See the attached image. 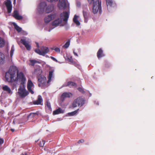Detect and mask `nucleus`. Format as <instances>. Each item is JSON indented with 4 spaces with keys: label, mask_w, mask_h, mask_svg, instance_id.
Masks as SVG:
<instances>
[{
    "label": "nucleus",
    "mask_w": 155,
    "mask_h": 155,
    "mask_svg": "<svg viewBox=\"0 0 155 155\" xmlns=\"http://www.w3.org/2000/svg\"><path fill=\"white\" fill-rule=\"evenodd\" d=\"M88 3L91 5L93 4L92 11L94 14L97 13L99 11L100 14L102 13L101 2L99 0H87Z\"/></svg>",
    "instance_id": "f257e3e1"
},
{
    "label": "nucleus",
    "mask_w": 155,
    "mask_h": 155,
    "mask_svg": "<svg viewBox=\"0 0 155 155\" xmlns=\"http://www.w3.org/2000/svg\"><path fill=\"white\" fill-rule=\"evenodd\" d=\"M17 70L14 68H10L8 72L5 73L6 80L8 82H12L15 81L14 78L16 76Z\"/></svg>",
    "instance_id": "f03ea898"
},
{
    "label": "nucleus",
    "mask_w": 155,
    "mask_h": 155,
    "mask_svg": "<svg viewBox=\"0 0 155 155\" xmlns=\"http://www.w3.org/2000/svg\"><path fill=\"white\" fill-rule=\"evenodd\" d=\"M18 93L21 98H23L26 97L29 94L28 92L26 91L24 85L20 86L18 89Z\"/></svg>",
    "instance_id": "7ed1b4c3"
},
{
    "label": "nucleus",
    "mask_w": 155,
    "mask_h": 155,
    "mask_svg": "<svg viewBox=\"0 0 155 155\" xmlns=\"http://www.w3.org/2000/svg\"><path fill=\"white\" fill-rule=\"evenodd\" d=\"M85 100L81 97H79L75 99L72 103V107H75L78 106H82L85 103Z\"/></svg>",
    "instance_id": "20e7f679"
},
{
    "label": "nucleus",
    "mask_w": 155,
    "mask_h": 155,
    "mask_svg": "<svg viewBox=\"0 0 155 155\" xmlns=\"http://www.w3.org/2000/svg\"><path fill=\"white\" fill-rule=\"evenodd\" d=\"M41 51L39 49H36L35 51L40 55L44 56L45 54L48 53L49 51V49L48 47H42L41 48Z\"/></svg>",
    "instance_id": "39448f33"
},
{
    "label": "nucleus",
    "mask_w": 155,
    "mask_h": 155,
    "mask_svg": "<svg viewBox=\"0 0 155 155\" xmlns=\"http://www.w3.org/2000/svg\"><path fill=\"white\" fill-rule=\"evenodd\" d=\"M17 78L19 79L21 82V84L24 85L26 81V78L25 77L24 74L22 72H20L18 73V71L17 70Z\"/></svg>",
    "instance_id": "423d86ee"
},
{
    "label": "nucleus",
    "mask_w": 155,
    "mask_h": 155,
    "mask_svg": "<svg viewBox=\"0 0 155 155\" xmlns=\"http://www.w3.org/2000/svg\"><path fill=\"white\" fill-rule=\"evenodd\" d=\"M46 78L44 76L41 75L39 77L38 79V86L40 87L43 86L46 83Z\"/></svg>",
    "instance_id": "0eeeda50"
},
{
    "label": "nucleus",
    "mask_w": 155,
    "mask_h": 155,
    "mask_svg": "<svg viewBox=\"0 0 155 155\" xmlns=\"http://www.w3.org/2000/svg\"><path fill=\"white\" fill-rule=\"evenodd\" d=\"M47 6L46 2H41L38 7V10L39 13H42L44 11L45 7Z\"/></svg>",
    "instance_id": "6e6552de"
},
{
    "label": "nucleus",
    "mask_w": 155,
    "mask_h": 155,
    "mask_svg": "<svg viewBox=\"0 0 155 155\" xmlns=\"http://www.w3.org/2000/svg\"><path fill=\"white\" fill-rule=\"evenodd\" d=\"M69 16V13L66 11L63 12L60 15V17L64 21L67 22Z\"/></svg>",
    "instance_id": "1a4fd4ad"
},
{
    "label": "nucleus",
    "mask_w": 155,
    "mask_h": 155,
    "mask_svg": "<svg viewBox=\"0 0 155 155\" xmlns=\"http://www.w3.org/2000/svg\"><path fill=\"white\" fill-rule=\"evenodd\" d=\"M60 9H65L66 7V3L65 0L60 1L58 5Z\"/></svg>",
    "instance_id": "9d476101"
},
{
    "label": "nucleus",
    "mask_w": 155,
    "mask_h": 155,
    "mask_svg": "<svg viewBox=\"0 0 155 155\" xmlns=\"http://www.w3.org/2000/svg\"><path fill=\"white\" fill-rule=\"evenodd\" d=\"M20 42L25 46L27 50H30L31 49V46L29 45L28 42L26 41L25 39H21L20 40Z\"/></svg>",
    "instance_id": "9b49d317"
},
{
    "label": "nucleus",
    "mask_w": 155,
    "mask_h": 155,
    "mask_svg": "<svg viewBox=\"0 0 155 155\" xmlns=\"http://www.w3.org/2000/svg\"><path fill=\"white\" fill-rule=\"evenodd\" d=\"M56 16L55 14H52L46 17L45 18V23H48L53 19H54Z\"/></svg>",
    "instance_id": "f8f14e48"
},
{
    "label": "nucleus",
    "mask_w": 155,
    "mask_h": 155,
    "mask_svg": "<svg viewBox=\"0 0 155 155\" xmlns=\"http://www.w3.org/2000/svg\"><path fill=\"white\" fill-rule=\"evenodd\" d=\"M12 16L14 18L17 20H20L23 18L22 16L19 15L18 11L17 10L14 11L13 13Z\"/></svg>",
    "instance_id": "ddd939ff"
},
{
    "label": "nucleus",
    "mask_w": 155,
    "mask_h": 155,
    "mask_svg": "<svg viewBox=\"0 0 155 155\" xmlns=\"http://www.w3.org/2000/svg\"><path fill=\"white\" fill-rule=\"evenodd\" d=\"M33 84L30 80H28L27 84V88L28 91L32 94L34 93V91L32 90L31 88L33 86Z\"/></svg>",
    "instance_id": "4468645a"
},
{
    "label": "nucleus",
    "mask_w": 155,
    "mask_h": 155,
    "mask_svg": "<svg viewBox=\"0 0 155 155\" xmlns=\"http://www.w3.org/2000/svg\"><path fill=\"white\" fill-rule=\"evenodd\" d=\"M72 96V94L70 92H64L61 95V99L63 101L66 97H70Z\"/></svg>",
    "instance_id": "2eb2a0df"
},
{
    "label": "nucleus",
    "mask_w": 155,
    "mask_h": 155,
    "mask_svg": "<svg viewBox=\"0 0 155 155\" xmlns=\"http://www.w3.org/2000/svg\"><path fill=\"white\" fill-rule=\"evenodd\" d=\"M43 100L41 96L39 95L38 96V99L33 102V104L35 105H42Z\"/></svg>",
    "instance_id": "dca6fc26"
},
{
    "label": "nucleus",
    "mask_w": 155,
    "mask_h": 155,
    "mask_svg": "<svg viewBox=\"0 0 155 155\" xmlns=\"http://www.w3.org/2000/svg\"><path fill=\"white\" fill-rule=\"evenodd\" d=\"M63 86H68L70 87H77V84L74 82L71 81H69L67 82V84H66L64 85H63Z\"/></svg>",
    "instance_id": "f3484780"
},
{
    "label": "nucleus",
    "mask_w": 155,
    "mask_h": 155,
    "mask_svg": "<svg viewBox=\"0 0 155 155\" xmlns=\"http://www.w3.org/2000/svg\"><path fill=\"white\" fill-rule=\"evenodd\" d=\"M105 54L103 53V51L102 48H100L97 53V56L99 59L100 58L104 56Z\"/></svg>",
    "instance_id": "a211bd4d"
},
{
    "label": "nucleus",
    "mask_w": 155,
    "mask_h": 155,
    "mask_svg": "<svg viewBox=\"0 0 155 155\" xmlns=\"http://www.w3.org/2000/svg\"><path fill=\"white\" fill-rule=\"evenodd\" d=\"M5 5L6 6L8 13H11L12 9V4L10 3V2H8L7 3H5Z\"/></svg>",
    "instance_id": "6ab92c4d"
},
{
    "label": "nucleus",
    "mask_w": 155,
    "mask_h": 155,
    "mask_svg": "<svg viewBox=\"0 0 155 155\" xmlns=\"http://www.w3.org/2000/svg\"><path fill=\"white\" fill-rule=\"evenodd\" d=\"M62 21L61 19L58 18L52 22V25L53 26H57L60 24Z\"/></svg>",
    "instance_id": "aec40b11"
},
{
    "label": "nucleus",
    "mask_w": 155,
    "mask_h": 155,
    "mask_svg": "<svg viewBox=\"0 0 155 155\" xmlns=\"http://www.w3.org/2000/svg\"><path fill=\"white\" fill-rule=\"evenodd\" d=\"M5 55L2 52H0V64H3L5 62Z\"/></svg>",
    "instance_id": "412c9836"
},
{
    "label": "nucleus",
    "mask_w": 155,
    "mask_h": 155,
    "mask_svg": "<svg viewBox=\"0 0 155 155\" xmlns=\"http://www.w3.org/2000/svg\"><path fill=\"white\" fill-rule=\"evenodd\" d=\"M53 10V7L51 5H49L46 8L45 12L47 13H49L51 12Z\"/></svg>",
    "instance_id": "4be33fe9"
},
{
    "label": "nucleus",
    "mask_w": 155,
    "mask_h": 155,
    "mask_svg": "<svg viewBox=\"0 0 155 155\" xmlns=\"http://www.w3.org/2000/svg\"><path fill=\"white\" fill-rule=\"evenodd\" d=\"M53 71H49V75L48 76V80L47 81V83H49L51 81V78L53 76Z\"/></svg>",
    "instance_id": "5701e85b"
},
{
    "label": "nucleus",
    "mask_w": 155,
    "mask_h": 155,
    "mask_svg": "<svg viewBox=\"0 0 155 155\" xmlns=\"http://www.w3.org/2000/svg\"><path fill=\"white\" fill-rule=\"evenodd\" d=\"M3 90L6 91L8 93H10L11 92V90L10 88L7 86L5 85L2 87Z\"/></svg>",
    "instance_id": "b1692460"
},
{
    "label": "nucleus",
    "mask_w": 155,
    "mask_h": 155,
    "mask_svg": "<svg viewBox=\"0 0 155 155\" xmlns=\"http://www.w3.org/2000/svg\"><path fill=\"white\" fill-rule=\"evenodd\" d=\"M77 18L78 16L76 15H75L73 18V21L78 26L80 25V23L79 21L78 20Z\"/></svg>",
    "instance_id": "393cba45"
},
{
    "label": "nucleus",
    "mask_w": 155,
    "mask_h": 155,
    "mask_svg": "<svg viewBox=\"0 0 155 155\" xmlns=\"http://www.w3.org/2000/svg\"><path fill=\"white\" fill-rule=\"evenodd\" d=\"M13 24L15 29L18 32H20L21 31V28L19 27L15 23H14Z\"/></svg>",
    "instance_id": "a878e982"
},
{
    "label": "nucleus",
    "mask_w": 155,
    "mask_h": 155,
    "mask_svg": "<svg viewBox=\"0 0 155 155\" xmlns=\"http://www.w3.org/2000/svg\"><path fill=\"white\" fill-rule=\"evenodd\" d=\"M63 113V112H62V110L61 109V108H59L53 111V114L56 115Z\"/></svg>",
    "instance_id": "bb28decb"
},
{
    "label": "nucleus",
    "mask_w": 155,
    "mask_h": 155,
    "mask_svg": "<svg viewBox=\"0 0 155 155\" xmlns=\"http://www.w3.org/2000/svg\"><path fill=\"white\" fill-rule=\"evenodd\" d=\"M68 60L72 64L74 65L75 66H76L78 65V64H77L76 62L73 61L72 57H70V58H68Z\"/></svg>",
    "instance_id": "cd10ccee"
},
{
    "label": "nucleus",
    "mask_w": 155,
    "mask_h": 155,
    "mask_svg": "<svg viewBox=\"0 0 155 155\" xmlns=\"http://www.w3.org/2000/svg\"><path fill=\"white\" fill-rule=\"evenodd\" d=\"M38 114V112L31 113L28 115L27 118L29 119L30 118L36 116H37Z\"/></svg>",
    "instance_id": "c85d7f7f"
},
{
    "label": "nucleus",
    "mask_w": 155,
    "mask_h": 155,
    "mask_svg": "<svg viewBox=\"0 0 155 155\" xmlns=\"http://www.w3.org/2000/svg\"><path fill=\"white\" fill-rule=\"evenodd\" d=\"M30 61L31 63L30 65L33 66H34L35 64H36V63L40 64L41 63V62H40L39 61H36V60H30Z\"/></svg>",
    "instance_id": "c756f323"
},
{
    "label": "nucleus",
    "mask_w": 155,
    "mask_h": 155,
    "mask_svg": "<svg viewBox=\"0 0 155 155\" xmlns=\"http://www.w3.org/2000/svg\"><path fill=\"white\" fill-rule=\"evenodd\" d=\"M78 110L79 109H78L74 111H73L71 112L68 113V114L70 116H74L77 113Z\"/></svg>",
    "instance_id": "7c9ffc66"
},
{
    "label": "nucleus",
    "mask_w": 155,
    "mask_h": 155,
    "mask_svg": "<svg viewBox=\"0 0 155 155\" xmlns=\"http://www.w3.org/2000/svg\"><path fill=\"white\" fill-rule=\"evenodd\" d=\"M5 44V41L4 40L0 37V47H3Z\"/></svg>",
    "instance_id": "2f4dec72"
},
{
    "label": "nucleus",
    "mask_w": 155,
    "mask_h": 155,
    "mask_svg": "<svg viewBox=\"0 0 155 155\" xmlns=\"http://www.w3.org/2000/svg\"><path fill=\"white\" fill-rule=\"evenodd\" d=\"M46 106H47L48 110L51 111V108L50 102L48 101H46Z\"/></svg>",
    "instance_id": "473e14b6"
},
{
    "label": "nucleus",
    "mask_w": 155,
    "mask_h": 155,
    "mask_svg": "<svg viewBox=\"0 0 155 155\" xmlns=\"http://www.w3.org/2000/svg\"><path fill=\"white\" fill-rule=\"evenodd\" d=\"M83 14L84 18V21L87 22V13L86 12L83 11Z\"/></svg>",
    "instance_id": "72a5a7b5"
},
{
    "label": "nucleus",
    "mask_w": 155,
    "mask_h": 155,
    "mask_svg": "<svg viewBox=\"0 0 155 155\" xmlns=\"http://www.w3.org/2000/svg\"><path fill=\"white\" fill-rule=\"evenodd\" d=\"M107 6H111L112 5L113 2L111 0H106Z\"/></svg>",
    "instance_id": "f704fd0d"
},
{
    "label": "nucleus",
    "mask_w": 155,
    "mask_h": 155,
    "mask_svg": "<svg viewBox=\"0 0 155 155\" xmlns=\"http://www.w3.org/2000/svg\"><path fill=\"white\" fill-rule=\"evenodd\" d=\"M70 43V41L69 40L67 41L65 44L63 46V47L64 48H67L69 46Z\"/></svg>",
    "instance_id": "c9c22d12"
},
{
    "label": "nucleus",
    "mask_w": 155,
    "mask_h": 155,
    "mask_svg": "<svg viewBox=\"0 0 155 155\" xmlns=\"http://www.w3.org/2000/svg\"><path fill=\"white\" fill-rule=\"evenodd\" d=\"M14 45H13L12 47H11V49L10 52V57H11L12 58L13 54L14 53Z\"/></svg>",
    "instance_id": "e433bc0d"
},
{
    "label": "nucleus",
    "mask_w": 155,
    "mask_h": 155,
    "mask_svg": "<svg viewBox=\"0 0 155 155\" xmlns=\"http://www.w3.org/2000/svg\"><path fill=\"white\" fill-rule=\"evenodd\" d=\"M45 141L44 140H42V141H40L39 143V145L41 147H43L45 143Z\"/></svg>",
    "instance_id": "4c0bfd02"
},
{
    "label": "nucleus",
    "mask_w": 155,
    "mask_h": 155,
    "mask_svg": "<svg viewBox=\"0 0 155 155\" xmlns=\"http://www.w3.org/2000/svg\"><path fill=\"white\" fill-rule=\"evenodd\" d=\"M78 89L80 92L81 93L83 94L85 93V91L83 88L81 87H79L78 88Z\"/></svg>",
    "instance_id": "58836bf2"
},
{
    "label": "nucleus",
    "mask_w": 155,
    "mask_h": 155,
    "mask_svg": "<svg viewBox=\"0 0 155 155\" xmlns=\"http://www.w3.org/2000/svg\"><path fill=\"white\" fill-rule=\"evenodd\" d=\"M53 50H54L56 52L59 53L60 51V49L58 48H56L54 49H52Z\"/></svg>",
    "instance_id": "ea45409f"
},
{
    "label": "nucleus",
    "mask_w": 155,
    "mask_h": 155,
    "mask_svg": "<svg viewBox=\"0 0 155 155\" xmlns=\"http://www.w3.org/2000/svg\"><path fill=\"white\" fill-rule=\"evenodd\" d=\"M4 139L3 138H0V144H2L4 143Z\"/></svg>",
    "instance_id": "a19ab883"
},
{
    "label": "nucleus",
    "mask_w": 155,
    "mask_h": 155,
    "mask_svg": "<svg viewBox=\"0 0 155 155\" xmlns=\"http://www.w3.org/2000/svg\"><path fill=\"white\" fill-rule=\"evenodd\" d=\"M50 58L52 60H53V61H55V62H58V61L55 58H54L53 57H52V56H51L50 57Z\"/></svg>",
    "instance_id": "79ce46f5"
},
{
    "label": "nucleus",
    "mask_w": 155,
    "mask_h": 155,
    "mask_svg": "<svg viewBox=\"0 0 155 155\" xmlns=\"http://www.w3.org/2000/svg\"><path fill=\"white\" fill-rule=\"evenodd\" d=\"M84 141V140L82 139H81V140H79V141H78V143H83Z\"/></svg>",
    "instance_id": "37998d69"
},
{
    "label": "nucleus",
    "mask_w": 155,
    "mask_h": 155,
    "mask_svg": "<svg viewBox=\"0 0 155 155\" xmlns=\"http://www.w3.org/2000/svg\"><path fill=\"white\" fill-rule=\"evenodd\" d=\"M47 1L50 2H52L53 1H57L58 0H47Z\"/></svg>",
    "instance_id": "c03bdc74"
},
{
    "label": "nucleus",
    "mask_w": 155,
    "mask_h": 155,
    "mask_svg": "<svg viewBox=\"0 0 155 155\" xmlns=\"http://www.w3.org/2000/svg\"><path fill=\"white\" fill-rule=\"evenodd\" d=\"M21 155H27V152H25L24 153H22L21 154Z\"/></svg>",
    "instance_id": "a18cd8bd"
},
{
    "label": "nucleus",
    "mask_w": 155,
    "mask_h": 155,
    "mask_svg": "<svg viewBox=\"0 0 155 155\" xmlns=\"http://www.w3.org/2000/svg\"><path fill=\"white\" fill-rule=\"evenodd\" d=\"M7 2H5V3H7L8 2H10V3H11V2L10 0H6Z\"/></svg>",
    "instance_id": "49530a36"
},
{
    "label": "nucleus",
    "mask_w": 155,
    "mask_h": 155,
    "mask_svg": "<svg viewBox=\"0 0 155 155\" xmlns=\"http://www.w3.org/2000/svg\"><path fill=\"white\" fill-rule=\"evenodd\" d=\"M74 52V54L76 56H78V54H77L75 52H74V51L73 52Z\"/></svg>",
    "instance_id": "de8ad7c7"
},
{
    "label": "nucleus",
    "mask_w": 155,
    "mask_h": 155,
    "mask_svg": "<svg viewBox=\"0 0 155 155\" xmlns=\"http://www.w3.org/2000/svg\"><path fill=\"white\" fill-rule=\"evenodd\" d=\"M36 45H37V46L38 48L39 47V44H38V43H36Z\"/></svg>",
    "instance_id": "09e8293b"
},
{
    "label": "nucleus",
    "mask_w": 155,
    "mask_h": 155,
    "mask_svg": "<svg viewBox=\"0 0 155 155\" xmlns=\"http://www.w3.org/2000/svg\"><path fill=\"white\" fill-rule=\"evenodd\" d=\"M11 131L12 132H13L15 130L14 129H11Z\"/></svg>",
    "instance_id": "8fccbe9b"
},
{
    "label": "nucleus",
    "mask_w": 155,
    "mask_h": 155,
    "mask_svg": "<svg viewBox=\"0 0 155 155\" xmlns=\"http://www.w3.org/2000/svg\"><path fill=\"white\" fill-rule=\"evenodd\" d=\"M15 0H14V3H15Z\"/></svg>",
    "instance_id": "3c124183"
},
{
    "label": "nucleus",
    "mask_w": 155,
    "mask_h": 155,
    "mask_svg": "<svg viewBox=\"0 0 155 155\" xmlns=\"http://www.w3.org/2000/svg\"><path fill=\"white\" fill-rule=\"evenodd\" d=\"M50 31H51V30H50V29H49V30H48V31H49V32H50Z\"/></svg>",
    "instance_id": "603ef678"
}]
</instances>
